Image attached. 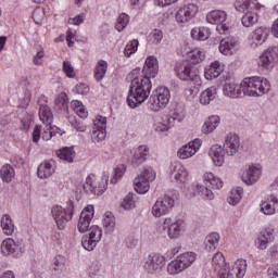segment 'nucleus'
Masks as SVG:
<instances>
[{"mask_svg":"<svg viewBox=\"0 0 278 278\" xmlns=\"http://www.w3.org/2000/svg\"><path fill=\"white\" fill-rule=\"evenodd\" d=\"M68 23L72 25H81L84 23V15H77L76 17H72L68 20Z\"/></svg>","mask_w":278,"mask_h":278,"instance_id":"338daca9","label":"nucleus"},{"mask_svg":"<svg viewBox=\"0 0 278 278\" xmlns=\"http://www.w3.org/2000/svg\"><path fill=\"white\" fill-rule=\"evenodd\" d=\"M102 225L105 229V233H114V229H116V219L114 218V214L105 213Z\"/></svg>","mask_w":278,"mask_h":278,"instance_id":"ea45409f","label":"nucleus"},{"mask_svg":"<svg viewBox=\"0 0 278 278\" xmlns=\"http://www.w3.org/2000/svg\"><path fill=\"white\" fill-rule=\"evenodd\" d=\"M0 225L5 236H12L14 233V222H12V217L10 215H2Z\"/></svg>","mask_w":278,"mask_h":278,"instance_id":"4c0bfd02","label":"nucleus"},{"mask_svg":"<svg viewBox=\"0 0 278 278\" xmlns=\"http://www.w3.org/2000/svg\"><path fill=\"white\" fill-rule=\"evenodd\" d=\"M223 92L230 99H238L239 97H242L240 86L236 85L235 83H226L223 87Z\"/></svg>","mask_w":278,"mask_h":278,"instance_id":"473e14b6","label":"nucleus"},{"mask_svg":"<svg viewBox=\"0 0 278 278\" xmlns=\"http://www.w3.org/2000/svg\"><path fill=\"white\" fill-rule=\"evenodd\" d=\"M63 72L67 77H75V67L68 61L63 62Z\"/></svg>","mask_w":278,"mask_h":278,"instance_id":"bf43d9fd","label":"nucleus"},{"mask_svg":"<svg viewBox=\"0 0 278 278\" xmlns=\"http://www.w3.org/2000/svg\"><path fill=\"white\" fill-rule=\"evenodd\" d=\"M240 90L242 97H262L270 90V83L266 78L253 76L243 79Z\"/></svg>","mask_w":278,"mask_h":278,"instance_id":"7ed1b4c3","label":"nucleus"},{"mask_svg":"<svg viewBox=\"0 0 278 278\" xmlns=\"http://www.w3.org/2000/svg\"><path fill=\"white\" fill-rule=\"evenodd\" d=\"M270 35V28L266 26H260L252 33V40L255 45H264L266 40H268V36Z\"/></svg>","mask_w":278,"mask_h":278,"instance_id":"c756f323","label":"nucleus"},{"mask_svg":"<svg viewBox=\"0 0 278 278\" xmlns=\"http://www.w3.org/2000/svg\"><path fill=\"white\" fill-rule=\"evenodd\" d=\"M89 275L90 277H97L99 273H101V263L99 261H93L89 266Z\"/></svg>","mask_w":278,"mask_h":278,"instance_id":"13d9d810","label":"nucleus"},{"mask_svg":"<svg viewBox=\"0 0 278 278\" xmlns=\"http://www.w3.org/2000/svg\"><path fill=\"white\" fill-rule=\"evenodd\" d=\"M191 36L195 40H207L210 38V30L205 27L193 28L191 30Z\"/></svg>","mask_w":278,"mask_h":278,"instance_id":"3c124183","label":"nucleus"},{"mask_svg":"<svg viewBox=\"0 0 278 278\" xmlns=\"http://www.w3.org/2000/svg\"><path fill=\"white\" fill-rule=\"evenodd\" d=\"M166 264V257L160 254H150L144 262L143 268L148 270V273H157V270H162Z\"/></svg>","mask_w":278,"mask_h":278,"instance_id":"4468645a","label":"nucleus"},{"mask_svg":"<svg viewBox=\"0 0 278 278\" xmlns=\"http://www.w3.org/2000/svg\"><path fill=\"white\" fill-rule=\"evenodd\" d=\"M175 71L177 77L180 78L182 81H191V84H193L195 88H201L203 80H201V76L197 74V72L192 71L190 63L182 62L180 64H177Z\"/></svg>","mask_w":278,"mask_h":278,"instance_id":"0eeeda50","label":"nucleus"},{"mask_svg":"<svg viewBox=\"0 0 278 278\" xmlns=\"http://www.w3.org/2000/svg\"><path fill=\"white\" fill-rule=\"evenodd\" d=\"M194 260H197V255L193 252L182 253L167 265V271L169 275H179L186 268H190Z\"/></svg>","mask_w":278,"mask_h":278,"instance_id":"423d86ee","label":"nucleus"},{"mask_svg":"<svg viewBox=\"0 0 278 278\" xmlns=\"http://www.w3.org/2000/svg\"><path fill=\"white\" fill-rule=\"evenodd\" d=\"M240 151V137L236 134H228L224 141V147L215 144L210 149L208 155L212 157L215 166L225 164L226 155H236Z\"/></svg>","mask_w":278,"mask_h":278,"instance_id":"f03ea898","label":"nucleus"},{"mask_svg":"<svg viewBox=\"0 0 278 278\" xmlns=\"http://www.w3.org/2000/svg\"><path fill=\"white\" fill-rule=\"evenodd\" d=\"M56 134L62 136V129L58 128L56 126H51V124H46L41 132V138L42 140L48 141L51 140V138Z\"/></svg>","mask_w":278,"mask_h":278,"instance_id":"79ce46f5","label":"nucleus"},{"mask_svg":"<svg viewBox=\"0 0 278 278\" xmlns=\"http://www.w3.org/2000/svg\"><path fill=\"white\" fill-rule=\"evenodd\" d=\"M80 188H83L81 192H85V194H97L101 197L108 190V180L90 174L87 176L85 182L81 184Z\"/></svg>","mask_w":278,"mask_h":278,"instance_id":"20e7f679","label":"nucleus"},{"mask_svg":"<svg viewBox=\"0 0 278 278\" xmlns=\"http://www.w3.org/2000/svg\"><path fill=\"white\" fill-rule=\"evenodd\" d=\"M89 231V236L86 235L83 237L81 244L86 251H94V248L101 242V238H103V229L93 225L90 227Z\"/></svg>","mask_w":278,"mask_h":278,"instance_id":"9b49d317","label":"nucleus"},{"mask_svg":"<svg viewBox=\"0 0 278 278\" xmlns=\"http://www.w3.org/2000/svg\"><path fill=\"white\" fill-rule=\"evenodd\" d=\"M157 73H160V64L157 63V58L151 55L148 56L146 60V63L142 68V76L146 77V79H154V77H157Z\"/></svg>","mask_w":278,"mask_h":278,"instance_id":"a211bd4d","label":"nucleus"},{"mask_svg":"<svg viewBox=\"0 0 278 278\" xmlns=\"http://www.w3.org/2000/svg\"><path fill=\"white\" fill-rule=\"evenodd\" d=\"M175 207V199L168 194L161 195L152 206V215L155 218L166 216Z\"/></svg>","mask_w":278,"mask_h":278,"instance_id":"9d476101","label":"nucleus"},{"mask_svg":"<svg viewBox=\"0 0 278 278\" xmlns=\"http://www.w3.org/2000/svg\"><path fill=\"white\" fill-rule=\"evenodd\" d=\"M256 4L253 3V0H236L235 9L237 12H249L251 10H255Z\"/></svg>","mask_w":278,"mask_h":278,"instance_id":"37998d69","label":"nucleus"},{"mask_svg":"<svg viewBox=\"0 0 278 278\" xmlns=\"http://www.w3.org/2000/svg\"><path fill=\"white\" fill-rule=\"evenodd\" d=\"M199 149H201V139H194L179 149L178 157L180 160H188V157L195 155Z\"/></svg>","mask_w":278,"mask_h":278,"instance_id":"aec40b11","label":"nucleus"},{"mask_svg":"<svg viewBox=\"0 0 278 278\" xmlns=\"http://www.w3.org/2000/svg\"><path fill=\"white\" fill-rule=\"evenodd\" d=\"M54 110H56V112L68 113V96H66V92H61L56 96L54 100Z\"/></svg>","mask_w":278,"mask_h":278,"instance_id":"f704fd0d","label":"nucleus"},{"mask_svg":"<svg viewBox=\"0 0 278 278\" xmlns=\"http://www.w3.org/2000/svg\"><path fill=\"white\" fill-rule=\"evenodd\" d=\"M225 71V65L223 63L215 61L211 63V66L205 68L204 75L208 80L216 79V77H220V73Z\"/></svg>","mask_w":278,"mask_h":278,"instance_id":"c85d7f7f","label":"nucleus"},{"mask_svg":"<svg viewBox=\"0 0 278 278\" xmlns=\"http://www.w3.org/2000/svg\"><path fill=\"white\" fill-rule=\"evenodd\" d=\"M197 12H199L197 4L189 3L184 5L176 13V21L177 23H188V21H192L197 16Z\"/></svg>","mask_w":278,"mask_h":278,"instance_id":"2eb2a0df","label":"nucleus"},{"mask_svg":"<svg viewBox=\"0 0 278 278\" xmlns=\"http://www.w3.org/2000/svg\"><path fill=\"white\" fill-rule=\"evenodd\" d=\"M105 73H108V62L100 60L94 68L96 81H101L105 77Z\"/></svg>","mask_w":278,"mask_h":278,"instance_id":"49530a36","label":"nucleus"},{"mask_svg":"<svg viewBox=\"0 0 278 278\" xmlns=\"http://www.w3.org/2000/svg\"><path fill=\"white\" fill-rule=\"evenodd\" d=\"M260 175H262V168L255 165H250L242 179L248 186H253V184L260 179Z\"/></svg>","mask_w":278,"mask_h":278,"instance_id":"bb28decb","label":"nucleus"},{"mask_svg":"<svg viewBox=\"0 0 278 278\" xmlns=\"http://www.w3.org/2000/svg\"><path fill=\"white\" fill-rule=\"evenodd\" d=\"M181 225H184L181 219L173 222L172 218H165L163 229H167V235L170 240H177V238L181 236Z\"/></svg>","mask_w":278,"mask_h":278,"instance_id":"6ab92c4d","label":"nucleus"},{"mask_svg":"<svg viewBox=\"0 0 278 278\" xmlns=\"http://www.w3.org/2000/svg\"><path fill=\"white\" fill-rule=\"evenodd\" d=\"M42 132V126H36L33 130V142L40 141V134Z\"/></svg>","mask_w":278,"mask_h":278,"instance_id":"0e129e2a","label":"nucleus"},{"mask_svg":"<svg viewBox=\"0 0 278 278\" xmlns=\"http://www.w3.org/2000/svg\"><path fill=\"white\" fill-rule=\"evenodd\" d=\"M49 99L41 94L37 100V105H39V118L43 125H51L53 123V111L49 106Z\"/></svg>","mask_w":278,"mask_h":278,"instance_id":"ddd939ff","label":"nucleus"},{"mask_svg":"<svg viewBox=\"0 0 278 278\" xmlns=\"http://www.w3.org/2000/svg\"><path fill=\"white\" fill-rule=\"evenodd\" d=\"M267 275L269 278H278V263L271 264L268 267Z\"/></svg>","mask_w":278,"mask_h":278,"instance_id":"052dcab7","label":"nucleus"},{"mask_svg":"<svg viewBox=\"0 0 278 278\" xmlns=\"http://www.w3.org/2000/svg\"><path fill=\"white\" fill-rule=\"evenodd\" d=\"M155 180V172L151 167H146L140 175L134 179L136 192L147 194L151 188V181Z\"/></svg>","mask_w":278,"mask_h":278,"instance_id":"6e6552de","label":"nucleus"},{"mask_svg":"<svg viewBox=\"0 0 278 278\" xmlns=\"http://www.w3.org/2000/svg\"><path fill=\"white\" fill-rule=\"evenodd\" d=\"M278 62V48L271 47L265 50L261 55L258 60L260 66L262 68H266L267 71H270V68H275V64Z\"/></svg>","mask_w":278,"mask_h":278,"instance_id":"f8f14e48","label":"nucleus"},{"mask_svg":"<svg viewBox=\"0 0 278 278\" xmlns=\"http://www.w3.org/2000/svg\"><path fill=\"white\" fill-rule=\"evenodd\" d=\"M170 102V91L166 87L156 88L150 97V108L153 112H160Z\"/></svg>","mask_w":278,"mask_h":278,"instance_id":"1a4fd4ad","label":"nucleus"},{"mask_svg":"<svg viewBox=\"0 0 278 278\" xmlns=\"http://www.w3.org/2000/svg\"><path fill=\"white\" fill-rule=\"evenodd\" d=\"M138 39L131 40L128 45H126L124 49V54L126 58H131L132 53H136L138 51Z\"/></svg>","mask_w":278,"mask_h":278,"instance_id":"6e6d98bb","label":"nucleus"},{"mask_svg":"<svg viewBox=\"0 0 278 278\" xmlns=\"http://www.w3.org/2000/svg\"><path fill=\"white\" fill-rule=\"evenodd\" d=\"M236 47H238V40L232 37H227L220 40L219 51L223 55H232Z\"/></svg>","mask_w":278,"mask_h":278,"instance_id":"cd10ccee","label":"nucleus"},{"mask_svg":"<svg viewBox=\"0 0 278 278\" xmlns=\"http://www.w3.org/2000/svg\"><path fill=\"white\" fill-rule=\"evenodd\" d=\"M94 217V206L88 205L85 207L79 216L78 220V230L80 233H86L90 227V223L92 222V218Z\"/></svg>","mask_w":278,"mask_h":278,"instance_id":"f3484780","label":"nucleus"},{"mask_svg":"<svg viewBox=\"0 0 278 278\" xmlns=\"http://www.w3.org/2000/svg\"><path fill=\"white\" fill-rule=\"evenodd\" d=\"M203 179L208 188H214V190H220L223 188L224 184L220 178H217L212 173H205L203 175Z\"/></svg>","mask_w":278,"mask_h":278,"instance_id":"e433bc0d","label":"nucleus"},{"mask_svg":"<svg viewBox=\"0 0 278 278\" xmlns=\"http://www.w3.org/2000/svg\"><path fill=\"white\" fill-rule=\"evenodd\" d=\"M242 194H244V189H242V187H237L230 191L227 202L229 205H238V203L242 201Z\"/></svg>","mask_w":278,"mask_h":278,"instance_id":"c03bdc74","label":"nucleus"},{"mask_svg":"<svg viewBox=\"0 0 278 278\" xmlns=\"http://www.w3.org/2000/svg\"><path fill=\"white\" fill-rule=\"evenodd\" d=\"M42 58H45V50L38 51L34 56L33 62L35 66H42Z\"/></svg>","mask_w":278,"mask_h":278,"instance_id":"e2e57ef3","label":"nucleus"},{"mask_svg":"<svg viewBox=\"0 0 278 278\" xmlns=\"http://www.w3.org/2000/svg\"><path fill=\"white\" fill-rule=\"evenodd\" d=\"M257 13L253 10L247 11L245 14L241 18V23L243 27H253L255 23H257Z\"/></svg>","mask_w":278,"mask_h":278,"instance_id":"a18cd8bd","label":"nucleus"},{"mask_svg":"<svg viewBox=\"0 0 278 278\" xmlns=\"http://www.w3.org/2000/svg\"><path fill=\"white\" fill-rule=\"evenodd\" d=\"M14 175H16V173L14 172V167L10 164H4L0 168V177L4 184H10V181L14 179Z\"/></svg>","mask_w":278,"mask_h":278,"instance_id":"a19ab883","label":"nucleus"},{"mask_svg":"<svg viewBox=\"0 0 278 278\" xmlns=\"http://www.w3.org/2000/svg\"><path fill=\"white\" fill-rule=\"evenodd\" d=\"M55 173V167L51 162H43L37 168V176L39 179H49Z\"/></svg>","mask_w":278,"mask_h":278,"instance_id":"2f4dec72","label":"nucleus"},{"mask_svg":"<svg viewBox=\"0 0 278 278\" xmlns=\"http://www.w3.org/2000/svg\"><path fill=\"white\" fill-rule=\"evenodd\" d=\"M206 21L207 23H211V25H220L227 21V12L222 10L211 11L206 15Z\"/></svg>","mask_w":278,"mask_h":278,"instance_id":"7c9ffc66","label":"nucleus"},{"mask_svg":"<svg viewBox=\"0 0 278 278\" xmlns=\"http://www.w3.org/2000/svg\"><path fill=\"white\" fill-rule=\"evenodd\" d=\"M75 90L77 94H88L90 92V89L85 84H79L75 87Z\"/></svg>","mask_w":278,"mask_h":278,"instance_id":"69168bd1","label":"nucleus"},{"mask_svg":"<svg viewBox=\"0 0 278 278\" xmlns=\"http://www.w3.org/2000/svg\"><path fill=\"white\" fill-rule=\"evenodd\" d=\"M121 207H123L124 210H134V207H136V200H134V193H128L124 198Z\"/></svg>","mask_w":278,"mask_h":278,"instance_id":"4d7b16f0","label":"nucleus"},{"mask_svg":"<svg viewBox=\"0 0 278 278\" xmlns=\"http://www.w3.org/2000/svg\"><path fill=\"white\" fill-rule=\"evenodd\" d=\"M127 25H129V15H127V13L119 14L115 24V29L117 31H123Z\"/></svg>","mask_w":278,"mask_h":278,"instance_id":"603ef678","label":"nucleus"},{"mask_svg":"<svg viewBox=\"0 0 278 278\" xmlns=\"http://www.w3.org/2000/svg\"><path fill=\"white\" fill-rule=\"evenodd\" d=\"M269 255H270V257H273L274 260H278V244L273 245V247L269 249Z\"/></svg>","mask_w":278,"mask_h":278,"instance_id":"774afa93","label":"nucleus"},{"mask_svg":"<svg viewBox=\"0 0 278 278\" xmlns=\"http://www.w3.org/2000/svg\"><path fill=\"white\" fill-rule=\"evenodd\" d=\"M2 255L18 257L21 255V247L12 238L4 239L1 244Z\"/></svg>","mask_w":278,"mask_h":278,"instance_id":"412c9836","label":"nucleus"},{"mask_svg":"<svg viewBox=\"0 0 278 278\" xmlns=\"http://www.w3.org/2000/svg\"><path fill=\"white\" fill-rule=\"evenodd\" d=\"M130 83V89L128 91L127 103L132 110L142 105L146 99H149L151 94V80L142 76L140 67L131 71L126 77Z\"/></svg>","mask_w":278,"mask_h":278,"instance_id":"f257e3e1","label":"nucleus"},{"mask_svg":"<svg viewBox=\"0 0 278 278\" xmlns=\"http://www.w3.org/2000/svg\"><path fill=\"white\" fill-rule=\"evenodd\" d=\"M125 170H127V166H125V164L117 165V167L114 169L113 176L110 179L111 184H118V179L125 175Z\"/></svg>","mask_w":278,"mask_h":278,"instance_id":"5fc2aeb1","label":"nucleus"},{"mask_svg":"<svg viewBox=\"0 0 278 278\" xmlns=\"http://www.w3.org/2000/svg\"><path fill=\"white\" fill-rule=\"evenodd\" d=\"M131 153V166H140V164H144V162H147V155H149V147L139 146L137 149L132 150Z\"/></svg>","mask_w":278,"mask_h":278,"instance_id":"5701e85b","label":"nucleus"},{"mask_svg":"<svg viewBox=\"0 0 278 278\" xmlns=\"http://www.w3.org/2000/svg\"><path fill=\"white\" fill-rule=\"evenodd\" d=\"M218 242H220V235H218V232L210 233L204 240L205 251H207L208 253L212 251H216Z\"/></svg>","mask_w":278,"mask_h":278,"instance_id":"72a5a7b5","label":"nucleus"},{"mask_svg":"<svg viewBox=\"0 0 278 278\" xmlns=\"http://www.w3.org/2000/svg\"><path fill=\"white\" fill-rule=\"evenodd\" d=\"M261 212L266 216H273L278 212V199L276 195H269V198L261 203Z\"/></svg>","mask_w":278,"mask_h":278,"instance_id":"393cba45","label":"nucleus"},{"mask_svg":"<svg viewBox=\"0 0 278 278\" xmlns=\"http://www.w3.org/2000/svg\"><path fill=\"white\" fill-rule=\"evenodd\" d=\"M220 123V117L218 115H213L206 119L202 126L203 134H212Z\"/></svg>","mask_w":278,"mask_h":278,"instance_id":"58836bf2","label":"nucleus"},{"mask_svg":"<svg viewBox=\"0 0 278 278\" xmlns=\"http://www.w3.org/2000/svg\"><path fill=\"white\" fill-rule=\"evenodd\" d=\"M214 99H216V87L214 86L208 87L200 94V103L202 105H210Z\"/></svg>","mask_w":278,"mask_h":278,"instance_id":"c9c22d12","label":"nucleus"},{"mask_svg":"<svg viewBox=\"0 0 278 278\" xmlns=\"http://www.w3.org/2000/svg\"><path fill=\"white\" fill-rule=\"evenodd\" d=\"M190 190H192V197H197L198 194L205 201H214V192L203 185L193 184L191 185Z\"/></svg>","mask_w":278,"mask_h":278,"instance_id":"a878e982","label":"nucleus"},{"mask_svg":"<svg viewBox=\"0 0 278 278\" xmlns=\"http://www.w3.org/2000/svg\"><path fill=\"white\" fill-rule=\"evenodd\" d=\"M170 173L175 181H178L179 184H185V181L188 179V170H186V167H184V165L179 162H174L170 164Z\"/></svg>","mask_w":278,"mask_h":278,"instance_id":"b1692460","label":"nucleus"},{"mask_svg":"<svg viewBox=\"0 0 278 278\" xmlns=\"http://www.w3.org/2000/svg\"><path fill=\"white\" fill-rule=\"evenodd\" d=\"M58 157L60 160H64L65 162H73L75 160V149L72 148H63L56 152Z\"/></svg>","mask_w":278,"mask_h":278,"instance_id":"de8ad7c7","label":"nucleus"},{"mask_svg":"<svg viewBox=\"0 0 278 278\" xmlns=\"http://www.w3.org/2000/svg\"><path fill=\"white\" fill-rule=\"evenodd\" d=\"M108 125V119L105 117L97 118L93 122L91 140L92 142H103L105 140V127Z\"/></svg>","mask_w":278,"mask_h":278,"instance_id":"dca6fc26","label":"nucleus"},{"mask_svg":"<svg viewBox=\"0 0 278 278\" xmlns=\"http://www.w3.org/2000/svg\"><path fill=\"white\" fill-rule=\"evenodd\" d=\"M164 38V33L160 29H153L152 34L148 36V42L151 45H160Z\"/></svg>","mask_w":278,"mask_h":278,"instance_id":"864d4df0","label":"nucleus"},{"mask_svg":"<svg viewBox=\"0 0 278 278\" xmlns=\"http://www.w3.org/2000/svg\"><path fill=\"white\" fill-rule=\"evenodd\" d=\"M275 241V227L268 226L265 230H262L258 238V249L261 251H264L265 249H268L269 242Z\"/></svg>","mask_w":278,"mask_h":278,"instance_id":"4be33fe9","label":"nucleus"},{"mask_svg":"<svg viewBox=\"0 0 278 278\" xmlns=\"http://www.w3.org/2000/svg\"><path fill=\"white\" fill-rule=\"evenodd\" d=\"M65 258L62 255H59L54 258V270H62L64 268Z\"/></svg>","mask_w":278,"mask_h":278,"instance_id":"680f3d73","label":"nucleus"},{"mask_svg":"<svg viewBox=\"0 0 278 278\" xmlns=\"http://www.w3.org/2000/svg\"><path fill=\"white\" fill-rule=\"evenodd\" d=\"M72 108L74 112L79 116V118H88V110L84 106V103L79 100L72 101Z\"/></svg>","mask_w":278,"mask_h":278,"instance_id":"8fccbe9b","label":"nucleus"},{"mask_svg":"<svg viewBox=\"0 0 278 278\" xmlns=\"http://www.w3.org/2000/svg\"><path fill=\"white\" fill-rule=\"evenodd\" d=\"M190 64H201L205 60V53L195 48L188 53Z\"/></svg>","mask_w":278,"mask_h":278,"instance_id":"09e8293b","label":"nucleus"},{"mask_svg":"<svg viewBox=\"0 0 278 278\" xmlns=\"http://www.w3.org/2000/svg\"><path fill=\"white\" fill-rule=\"evenodd\" d=\"M74 210L75 206L71 200L67 202V207L65 208L60 205L52 206L51 214L59 229L66 228L67 223L73 218Z\"/></svg>","mask_w":278,"mask_h":278,"instance_id":"39448f33","label":"nucleus"}]
</instances>
